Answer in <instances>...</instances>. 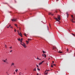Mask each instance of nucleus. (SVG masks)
Returning a JSON list of instances; mask_svg holds the SVG:
<instances>
[{
    "mask_svg": "<svg viewBox=\"0 0 75 75\" xmlns=\"http://www.w3.org/2000/svg\"><path fill=\"white\" fill-rule=\"evenodd\" d=\"M42 63L41 62H40V63L39 64V65H41Z\"/></svg>",
    "mask_w": 75,
    "mask_h": 75,
    "instance_id": "obj_15",
    "label": "nucleus"
},
{
    "mask_svg": "<svg viewBox=\"0 0 75 75\" xmlns=\"http://www.w3.org/2000/svg\"><path fill=\"white\" fill-rule=\"evenodd\" d=\"M33 71H36V69H35V68L34 69H33Z\"/></svg>",
    "mask_w": 75,
    "mask_h": 75,
    "instance_id": "obj_12",
    "label": "nucleus"
},
{
    "mask_svg": "<svg viewBox=\"0 0 75 75\" xmlns=\"http://www.w3.org/2000/svg\"><path fill=\"white\" fill-rule=\"evenodd\" d=\"M51 64H52L53 65V64H52V63Z\"/></svg>",
    "mask_w": 75,
    "mask_h": 75,
    "instance_id": "obj_60",
    "label": "nucleus"
},
{
    "mask_svg": "<svg viewBox=\"0 0 75 75\" xmlns=\"http://www.w3.org/2000/svg\"><path fill=\"white\" fill-rule=\"evenodd\" d=\"M21 73L20 72V73L19 74V75H21Z\"/></svg>",
    "mask_w": 75,
    "mask_h": 75,
    "instance_id": "obj_37",
    "label": "nucleus"
},
{
    "mask_svg": "<svg viewBox=\"0 0 75 75\" xmlns=\"http://www.w3.org/2000/svg\"><path fill=\"white\" fill-rule=\"evenodd\" d=\"M52 16H54V14H51Z\"/></svg>",
    "mask_w": 75,
    "mask_h": 75,
    "instance_id": "obj_45",
    "label": "nucleus"
},
{
    "mask_svg": "<svg viewBox=\"0 0 75 75\" xmlns=\"http://www.w3.org/2000/svg\"><path fill=\"white\" fill-rule=\"evenodd\" d=\"M53 65L55 67H56V64H53Z\"/></svg>",
    "mask_w": 75,
    "mask_h": 75,
    "instance_id": "obj_22",
    "label": "nucleus"
},
{
    "mask_svg": "<svg viewBox=\"0 0 75 75\" xmlns=\"http://www.w3.org/2000/svg\"><path fill=\"white\" fill-rule=\"evenodd\" d=\"M6 62V60H4V62Z\"/></svg>",
    "mask_w": 75,
    "mask_h": 75,
    "instance_id": "obj_28",
    "label": "nucleus"
},
{
    "mask_svg": "<svg viewBox=\"0 0 75 75\" xmlns=\"http://www.w3.org/2000/svg\"><path fill=\"white\" fill-rule=\"evenodd\" d=\"M39 60H41V59H39Z\"/></svg>",
    "mask_w": 75,
    "mask_h": 75,
    "instance_id": "obj_59",
    "label": "nucleus"
},
{
    "mask_svg": "<svg viewBox=\"0 0 75 75\" xmlns=\"http://www.w3.org/2000/svg\"><path fill=\"white\" fill-rule=\"evenodd\" d=\"M16 29H14V31L15 32H16Z\"/></svg>",
    "mask_w": 75,
    "mask_h": 75,
    "instance_id": "obj_24",
    "label": "nucleus"
},
{
    "mask_svg": "<svg viewBox=\"0 0 75 75\" xmlns=\"http://www.w3.org/2000/svg\"><path fill=\"white\" fill-rule=\"evenodd\" d=\"M50 27H51V25H50Z\"/></svg>",
    "mask_w": 75,
    "mask_h": 75,
    "instance_id": "obj_58",
    "label": "nucleus"
},
{
    "mask_svg": "<svg viewBox=\"0 0 75 75\" xmlns=\"http://www.w3.org/2000/svg\"><path fill=\"white\" fill-rule=\"evenodd\" d=\"M3 61H4V60H3Z\"/></svg>",
    "mask_w": 75,
    "mask_h": 75,
    "instance_id": "obj_63",
    "label": "nucleus"
},
{
    "mask_svg": "<svg viewBox=\"0 0 75 75\" xmlns=\"http://www.w3.org/2000/svg\"><path fill=\"white\" fill-rule=\"evenodd\" d=\"M52 14V13H49L48 14L50 15V14Z\"/></svg>",
    "mask_w": 75,
    "mask_h": 75,
    "instance_id": "obj_30",
    "label": "nucleus"
},
{
    "mask_svg": "<svg viewBox=\"0 0 75 75\" xmlns=\"http://www.w3.org/2000/svg\"><path fill=\"white\" fill-rule=\"evenodd\" d=\"M9 48H10V49H11V48H12V47H10Z\"/></svg>",
    "mask_w": 75,
    "mask_h": 75,
    "instance_id": "obj_29",
    "label": "nucleus"
},
{
    "mask_svg": "<svg viewBox=\"0 0 75 75\" xmlns=\"http://www.w3.org/2000/svg\"><path fill=\"white\" fill-rule=\"evenodd\" d=\"M47 27L48 30V26H47Z\"/></svg>",
    "mask_w": 75,
    "mask_h": 75,
    "instance_id": "obj_46",
    "label": "nucleus"
},
{
    "mask_svg": "<svg viewBox=\"0 0 75 75\" xmlns=\"http://www.w3.org/2000/svg\"><path fill=\"white\" fill-rule=\"evenodd\" d=\"M19 30H20V28H19Z\"/></svg>",
    "mask_w": 75,
    "mask_h": 75,
    "instance_id": "obj_52",
    "label": "nucleus"
},
{
    "mask_svg": "<svg viewBox=\"0 0 75 75\" xmlns=\"http://www.w3.org/2000/svg\"><path fill=\"white\" fill-rule=\"evenodd\" d=\"M47 72V71L46 70L45 71V72Z\"/></svg>",
    "mask_w": 75,
    "mask_h": 75,
    "instance_id": "obj_44",
    "label": "nucleus"
},
{
    "mask_svg": "<svg viewBox=\"0 0 75 75\" xmlns=\"http://www.w3.org/2000/svg\"><path fill=\"white\" fill-rule=\"evenodd\" d=\"M36 66H37V68H38V65H37V64H36Z\"/></svg>",
    "mask_w": 75,
    "mask_h": 75,
    "instance_id": "obj_32",
    "label": "nucleus"
},
{
    "mask_svg": "<svg viewBox=\"0 0 75 75\" xmlns=\"http://www.w3.org/2000/svg\"><path fill=\"white\" fill-rule=\"evenodd\" d=\"M20 34L21 35H20L21 37H23V36L22 35V34L21 33V32H20Z\"/></svg>",
    "mask_w": 75,
    "mask_h": 75,
    "instance_id": "obj_8",
    "label": "nucleus"
},
{
    "mask_svg": "<svg viewBox=\"0 0 75 75\" xmlns=\"http://www.w3.org/2000/svg\"><path fill=\"white\" fill-rule=\"evenodd\" d=\"M23 39L22 38L21 39V41H23Z\"/></svg>",
    "mask_w": 75,
    "mask_h": 75,
    "instance_id": "obj_18",
    "label": "nucleus"
},
{
    "mask_svg": "<svg viewBox=\"0 0 75 75\" xmlns=\"http://www.w3.org/2000/svg\"><path fill=\"white\" fill-rule=\"evenodd\" d=\"M26 69H25V70H26Z\"/></svg>",
    "mask_w": 75,
    "mask_h": 75,
    "instance_id": "obj_64",
    "label": "nucleus"
},
{
    "mask_svg": "<svg viewBox=\"0 0 75 75\" xmlns=\"http://www.w3.org/2000/svg\"><path fill=\"white\" fill-rule=\"evenodd\" d=\"M10 28H13V26L10 27Z\"/></svg>",
    "mask_w": 75,
    "mask_h": 75,
    "instance_id": "obj_42",
    "label": "nucleus"
},
{
    "mask_svg": "<svg viewBox=\"0 0 75 75\" xmlns=\"http://www.w3.org/2000/svg\"><path fill=\"white\" fill-rule=\"evenodd\" d=\"M37 69L38 70V71H40V69H39V68H37Z\"/></svg>",
    "mask_w": 75,
    "mask_h": 75,
    "instance_id": "obj_21",
    "label": "nucleus"
},
{
    "mask_svg": "<svg viewBox=\"0 0 75 75\" xmlns=\"http://www.w3.org/2000/svg\"><path fill=\"white\" fill-rule=\"evenodd\" d=\"M59 23H61V22H59Z\"/></svg>",
    "mask_w": 75,
    "mask_h": 75,
    "instance_id": "obj_51",
    "label": "nucleus"
},
{
    "mask_svg": "<svg viewBox=\"0 0 75 75\" xmlns=\"http://www.w3.org/2000/svg\"><path fill=\"white\" fill-rule=\"evenodd\" d=\"M58 18L59 20H60L61 18H60V16H59V15L58 16Z\"/></svg>",
    "mask_w": 75,
    "mask_h": 75,
    "instance_id": "obj_3",
    "label": "nucleus"
},
{
    "mask_svg": "<svg viewBox=\"0 0 75 75\" xmlns=\"http://www.w3.org/2000/svg\"><path fill=\"white\" fill-rule=\"evenodd\" d=\"M42 52L43 53V54H44V53H46V52H45L44 51L42 50Z\"/></svg>",
    "mask_w": 75,
    "mask_h": 75,
    "instance_id": "obj_7",
    "label": "nucleus"
},
{
    "mask_svg": "<svg viewBox=\"0 0 75 75\" xmlns=\"http://www.w3.org/2000/svg\"><path fill=\"white\" fill-rule=\"evenodd\" d=\"M7 27V28H8L9 27Z\"/></svg>",
    "mask_w": 75,
    "mask_h": 75,
    "instance_id": "obj_55",
    "label": "nucleus"
},
{
    "mask_svg": "<svg viewBox=\"0 0 75 75\" xmlns=\"http://www.w3.org/2000/svg\"><path fill=\"white\" fill-rule=\"evenodd\" d=\"M50 58H49L48 59V60H49V59H50Z\"/></svg>",
    "mask_w": 75,
    "mask_h": 75,
    "instance_id": "obj_57",
    "label": "nucleus"
},
{
    "mask_svg": "<svg viewBox=\"0 0 75 75\" xmlns=\"http://www.w3.org/2000/svg\"><path fill=\"white\" fill-rule=\"evenodd\" d=\"M73 20H74V19H72L71 20V21L72 22V23H75V21H74Z\"/></svg>",
    "mask_w": 75,
    "mask_h": 75,
    "instance_id": "obj_6",
    "label": "nucleus"
},
{
    "mask_svg": "<svg viewBox=\"0 0 75 75\" xmlns=\"http://www.w3.org/2000/svg\"><path fill=\"white\" fill-rule=\"evenodd\" d=\"M42 56H43L44 57V54H42Z\"/></svg>",
    "mask_w": 75,
    "mask_h": 75,
    "instance_id": "obj_43",
    "label": "nucleus"
},
{
    "mask_svg": "<svg viewBox=\"0 0 75 75\" xmlns=\"http://www.w3.org/2000/svg\"><path fill=\"white\" fill-rule=\"evenodd\" d=\"M18 41H20V38H18Z\"/></svg>",
    "mask_w": 75,
    "mask_h": 75,
    "instance_id": "obj_13",
    "label": "nucleus"
},
{
    "mask_svg": "<svg viewBox=\"0 0 75 75\" xmlns=\"http://www.w3.org/2000/svg\"><path fill=\"white\" fill-rule=\"evenodd\" d=\"M48 74V72H47V73H45V75L46 74Z\"/></svg>",
    "mask_w": 75,
    "mask_h": 75,
    "instance_id": "obj_39",
    "label": "nucleus"
},
{
    "mask_svg": "<svg viewBox=\"0 0 75 75\" xmlns=\"http://www.w3.org/2000/svg\"><path fill=\"white\" fill-rule=\"evenodd\" d=\"M54 19H55V20H56V21H59V20L57 19V18H54Z\"/></svg>",
    "mask_w": 75,
    "mask_h": 75,
    "instance_id": "obj_4",
    "label": "nucleus"
},
{
    "mask_svg": "<svg viewBox=\"0 0 75 75\" xmlns=\"http://www.w3.org/2000/svg\"><path fill=\"white\" fill-rule=\"evenodd\" d=\"M69 51V49H67V51Z\"/></svg>",
    "mask_w": 75,
    "mask_h": 75,
    "instance_id": "obj_33",
    "label": "nucleus"
},
{
    "mask_svg": "<svg viewBox=\"0 0 75 75\" xmlns=\"http://www.w3.org/2000/svg\"><path fill=\"white\" fill-rule=\"evenodd\" d=\"M22 43L23 44V47L24 48H25L26 47V45L24 43V42H23Z\"/></svg>",
    "mask_w": 75,
    "mask_h": 75,
    "instance_id": "obj_1",
    "label": "nucleus"
},
{
    "mask_svg": "<svg viewBox=\"0 0 75 75\" xmlns=\"http://www.w3.org/2000/svg\"><path fill=\"white\" fill-rule=\"evenodd\" d=\"M12 65H14V63H13L12 64H11V66H12Z\"/></svg>",
    "mask_w": 75,
    "mask_h": 75,
    "instance_id": "obj_9",
    "label": "nucleus"
},
{
    "mask_svg": "<svg viewBox=\"0 0 75 75\" xmlns=\"http://www.w3.org/2000/svg\"><path fill=\"white\" fill-rule=\"evenodd\" d=\"M15 71L16 72H17V71H18V69H16V70H15Z\"/></svg>",
    "mask_w": 75,
    "mask_h": 75,
    "instance_id": "obj_19",
    "label": "nucleus"
},
{
    "mask_svg": "<svg viewBox=\"0 0 75 75\" xmlns=\"http://www.w3.org/2000/svg\"><path fill=\"white\" fill-rule=\"evenodd\" d=\"M11 12H10L9 13H11Z\"/></svg>",
    "mask_w": 75,
    "mask_h": 75,
    "instance_id": "obj_56",
    "label": "nucleus"
},
{
    "mask_svg": "<svg viewBox=\"0 0 75 75\" xmlns=\"http://www.w3.org/2000/svg\"><path fill=\"white\" fill-rule=\"evenodd\" d=\"M56 13H57V12L56 11Z\"/></svg>",
    "mask_w": 75,
    "mask_h": 75,
    "instance_id": "obj_62",
    "label": "nucleus"
},
{
    "mask_svg": "<svg viewBox=\"0 0 75 75\" xmlns=\"http://www.w3.org/2000/svg\"><path fill=\"white\" fill-rule=\"evenodd\" d=\"M18 34L19 35H21L20 34V33H18Z\"/></svg>",
    "mask_w": 75,
    "mask_h": 75,
    "instance_id": "obj_35",
    "label": "nucleus"
},
{
    "mask_svg": "<svg viewBox=\"0 0 75 75\" xmlns=\"http://www.w3.org/2000/svg\"><path fill=\"white\" fill-rule=\"evenodd\" d=\"M24 35L25 36H26V37H27V35L25 34H24Z\"/></svg>",
    "mask_w": 75,
    "mask_h": 75,
    "instance_id": "obj_31",
    "label": "nucleus"
},
{
    "mask_svg": "<svg viewBox=\"0 0 75 75\" xmlns=\"http://www.w3.org/2000/svg\"><path fill=\"white\" fill-rule=\"evenodd\" d=\"M66 14L67 15V17H68V16H69V15L68 14V12H66Z\"/></svg>",
    "mask_w": 75,
    "mask_h": 75,
    "instance_id": "obj_5",
    "label": "nucleus"
},
{
    "mask_svg": "<svg viewBox=\"0 0 75 75\" xmlns=\"http://www.w3.org/2000/svg\"><path fill=\"white\" fill-rule=\"evenodd\" d=\"M74 17H75V18L74 19H74L75 20V16Z\"/></svg>",
    "mask_w": 75,
    "mask_h": 75,
    "instance_id": "obj_54",
    "label": "nucleus"
},
{
    "mask_svg": "<svg viewBox=\"0 0 75 75\" xmlns=\"http://www.w3.org/2000/svg\"><path fill=\"white\" fill-rule=\"evenodd\" d=\"M37 75H38V73H37Z\"/></svg>",
    "mask_w": 75,
    "mask_h": 75,
    "instance_id": "obj_49",
    "label": "nucleus"
},
{
    "mask_svg": "<svg viewBox=\"0 0 75 75\" xmlns=\"http://www.w3.org/2000/svg\"><path fill=\"white\" fill-rule=\"evenodd\" d=\"M16 19H12L11 20L12 21H16Z\"/></svg>",
    "mask_w": 75,
    "mask_h": 75,
    "instance_id": "obj_2",
    "label": "nucleus"
},
{
    "mask_svg": "<svg viewBox=\"0 0 75 75\" xmlns=\"http://www.w3.org/2000/svg\"><path fill=\"white\" fill-rule=\"evenodd\" d=\"M6 61H7V59H6Z\"/></svg>",
    "mask_w": 75,
    "mask_h": 75,
    "instance_id": "obj_61",
    "label": "nucleus"
},
{
    "mask_svg": "<svg viewBox=\"0 0 75 75\" xmlns=\"http://www.w3.org/2000/svg\"><path fill=\"white\" fill-rule=\"evenodd\" d=\"M44 55H45V58H46V57H47V56L46 55L44 54Z\"/></svg>",
    "mask_w": 75,
    "mask_h": 75,
    "instance_id": "obj_23",
    "label": "nucleus"
},
{
    "mask_svg": "<svg viewBox=\"0 0 75 75\" xmlns=\"http://www.w3.org/2000/svg\"><path fill=\"white\" fill-rule=\"evenodd\" d=\"M50 57H51V58H52V56H51Z\"/></svg>",
    "mask_w": 75,
    "mask_h": 75,
    "instance_id": "obj_53",
    "label": "nucleus"
},
{
    "mask_svg": "<svg viewBox=\"0 0 75 75\" xmlns=\"http://www.w3.org/2000/svg\"><path fill=\"white\" fill-rule=\"evenodd\" d=\"M14 25L15 26H16V27H17V24H15Z\"/></svg>",
    "mask_w": 75,
    "mask_h": 75,
    "instance_id": "obj_20",
    "label": "nucleus"
},
{
    "mask_svg": "<svg viewBox=\"0 0 75 75\" xmlns=\"http://www.w3.org/2000/svg\"><path fill=\"white\" fill-rule=\"evenodd\" d=\"M26 43L27 44H28V43H29V42H28L27 41H26Z\"/></svg>",
    "mask_w": 75,
    "mask_h": 75,
    "instance_id": "obj_11",
    "label": "nucleus"
},
{
    "mask_svg": "<svg viewBox=\"0 0 75 75\" xmlns=\"http://www.w3.org/2000/svg\"><path fill=\"white\" fill-rule=\"evenodd\" d=\"M21 43H22V41L21 40Z\"/></svg>",
    "mask_w": 75,
    "mask_h": 75,
    "instance_id": "obj_40",
    "label": "nucleus"
},
{
    "mask_svg": "<svg viewBox=\"0 0 75 75\" xmlns=\"http://www.w3.org/2000/svg\"><path fill=\"white\" fill-rule=\"evenodd\" d=\"M58 52H59V53H60V54L61 53H62V52H60V51H59Z\"/></svg>",
    "mask_w": 75,
    "mask_h": 75,
    "instance_id": "obj_16",
    "label": "nucleus"
},
{
    "mask_svg": "<svg viewBox=\"0 0 75 75\" xmlns=\"http://www.w3.org/2000/svg\"><path fill=\"white\" fill-rule=\"evenodd\" d=\"M52 63H54V61H52Z\"/></svg>",
    "mask_w": 75,
    "mask_h": 75,
    "instance_id": "obj_41",
    "label": "nucleus"
},
{
    "mask_svg": "<svg viewBox=\"0 0 75 75\" xmlns=\"http://www.w3.org/2000/svg\"><path fill=\"white\" fill-rule=\"evenodd\" d=\"M72 35H74V37H75V34H74L73 33H72Z\"/></svg>",
    "mask_w": 75,
    "mask_h": 75,
    "instance_id": "obj_25",
    "label": "nucleus"
},
{
    "mask_svg": "<svg viewBox=\"0 0 75 75\" xmlns=\"http://www.w3.org/2000/svg\"><path fill=\"white\" fill-rule=\"evenodd\" d=\"M20 44H21L23 47V44H22L21 43H20Z\"/></svg>",
    "mask_w": 75,
    "mask_h": 75,
    "instance_id": "obj_14",
    "label": "nucleus"
},
{
    "mask_svg": "<svg viewBox=\"0 0 75 75\" xmlns=\"http://www.w3.org/2000/svg\"><path fill=\"white\" fill-rule=\"evenodd\" d=\"M51 67L52 68H53V67H54V66H53L52 65H51Z\"/></svg>",
    "mask_w": 75,
    "mask_h": 75,
    "instance_id": "obj_17",
    "label": "nucleus"
},
{
    "mask_svg": "<svg viewBox=\"0 0 75 75\" xmlns=\"http://www.w3.org/2000/svg\"><path fill=\"white\" fill-rule=\"evenodd\" d=\"M28 41H29V40H31V39H28Z\"/></svg>",
    "mask_w": 75,
    "mask_h": 75,
    "instance_id": "obj_36",
    "label": "nucleus"
},
{
    "mask_svg": "<svg viewBox=\"0 0 75 75\" xmlns=\"http://www.w3.org/2000/svg\"><path fill=\"white\" fill-rule=\"evenodd\" d=\"M9 27H10V26H11V25H9Z\"/></svg>",
    "mask_w": 75,
    "mask_h": 75,
    "instance_id": "obj_47",
    "label": "nucleus"
},
{
    "mask_svg": "<svg viewBox=\"0 0 75 75\" xmlns=\"http://www.w3.org/2000/svg\"><path fill=\"white\" fill-rule=\"evenodd\" d=\"M46 71H47V72H48V71H50V70H46Z\"/></svg>",
    "mask_w": 75,
    "mask_h": 75,
    "instance_id": "obj_26",
    "label": "nucleus"
},
{
    "mask_svg": "<svg viewBox=\"0 0 75 75\" xmlns=\"http://www.w3.org/2000/svg\"><path fill=\"white\" fill-rule=\"evenodd\" d=\"M37 58H37V59H40V58H39L38 57H37Z\"/></svg>",
    "mask_w": 75,
    "mask_h": 75,
    "instance_id": "obj_34",
    "label": "nucleus"
},
{
    "mask_svg": "<svg viewBox=\"0 0 75 75\" xmlns=\"http://www.w3.org/2000/svg\"><path fill=\"white\" fill-rule=\"evenodd\" d=\"M17 32H18H18H19L18 30V31H17Z\"/></svg>",
    "mask_w": 75,
    "mask_h": 75,
    "instance_id": "obj_48",
    "label": "nucleus"
},
{
    "mask_svg": "<svg viewBox=\"0 0 75 75\" xmlns=\"http://www.w3.org/2000/svg\"><path fill=\"white\" fill-rule=\"evenodd\" d=\"M12 50H11L10 51V52H12Z\"/></svg>",
    "mask_w": 75,
    "mask_h": 75,
    "instance_id": "obj_38",
    "label": "nucleus"
},
{
    "mask_svg": "<svg viewBox=\"0 0 75 75\" xmlns=\"http://www.w3.org/2000/svg\"><path fill=\"white\" fill-rule=\"evenodd\" d=\"M44 61H43L42 62H41V63H42H42H43V62H44Z\"/></svg>",
    "mask_w": 75,
    "mask_h": 75,
    "instance_id": "obj_27",
    "label": "nucleus"
},
{
    "mask_svg": "<svg viewBox=\"0 0 75 75\" xmlns=\"http://www.w3.org/2000/svg\"><path fill=\"white\" fill-rule=\"evenodd\" d=\"M14 74H15V72H14Z\"/></svg>",
    "mask_w": 75,
    "mask_h": 75,
    "instance_id": "obj_50",
    "label": "nucleus"
},
{
    "mask_svg": "<svg viewBox=\"0 0 75 75\" xmlns=\"http://www.w3.org/2000/svg\"><path fill=\"white\" fill-rule=\"evenodd\" d=\"M71 17L73 18V19H74V16H73V15H71Z\"/></svg>",
    "mask_w": 75,
    "mask_h": 75,
    "instance_id": "obj_10",
    "label": "nucleus"
}]
</instances>
